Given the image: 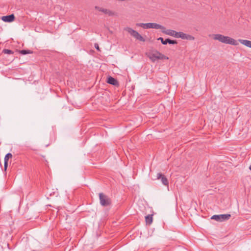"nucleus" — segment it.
<instances>
[{"label":"nucleus","mask_w":251,"mask_h":251,"mask_svg":"<svg viewBox=\"0 0 251 251\" xmlns=\"http://www.w3.org/2000/svg\"><path fill=\"white\" fill-rule=\"evenodd\" d=\"M164 28H160L161 29V31L167 35H170L173 36L174 37H176V31L172 29H166V28L163 26Z\"/></svg>","instance_id":"9"},{"label":"nucleus","mask_w":251,"mask_h":251,"mask_svg":"<svg viewBox=\"0 0 251 251\" xmlns=\"http://www.w3.org/2000/svg\"><path fill=\"white\" fill-rule=\"evenodd\" d=\"M95 9L99 11L102 12L105 14L108 15L109 16H112L115 15V12H113L107 9L103 8L102 7H100L98 6H96L95 7Z\"/></svg>","instance_id":"8"},{"label":"nucleus","mask_w":251,"mask_h":251,"mask_svg":"<svg viewBox=\"0 0 251 251\" xmlns=\"http://www.w3.org/2000/svg\"><path fill=\"white\" fill-rule=\"evenodd\" d=\"M239 41L243 45L251 48V41L247 40L239 39Z\"/></svg>","instance_id":"15"},{"label":"nucleus","mask_w":251,"mask_h":251,"mask_svg":"<svg viewBox=\"0 0 251 251\" xmlns=\"http://www.w3.org/2000/svg\"><path fill=\"white\" fill-rule=\"evenodd\" d=\"M146 55L152 62H155L157 60L168 59V57H166L161 52L157 50H152L146 53Z\"/></svg>","instance_id":"2"},{"label":"nucleus","mask_w":251,"mask_h":251,"mask_svg":"<svg viewBox=\"0 0 251 251\" xmlns=\"http://www.w3.org/2000/svg\"><path fill=\"white\" fill-rule=\"evenodd\" d=\"M213 36V39L214 40H218L223 43L235 46L238 45V43L236 40L228 36H225L220 34H214Z\"/></svg>","instance_id":"1"},{"label":"nucleus","mask_w":251,"mask_h":251,"mask_svg":"<svg viewBox=\"0 0 251 251\" xmlns=\"http://www.w3.org/2000/svg\"><path fill=\"white\" fill-rule=\"evenodd\" d=\"M136 26L142 27L144 28H154V29H160L164 28L163 26L160 25H159L156 23H137L136 24Z\"/></svg>","instance_id":"4"},{"label":"nucleus","mask_w":251,"mask_h":251,"mask_svg":"<svg viewBox=\"0 0 251 251\" xmlns=\"http://www.w3.org/2000/svg\"><path fill=\"white\" fill-rule=\"evenodd\" d=\"M158 40H160L162 44L166 45L167 43L170 44H176L177 43L176 40H171L169 38L164 40L163 38L159 37L157 39Z\"/></svg>","instance_id":"12"},{"label":"nucleus","mask_w":251,"mask_h":251,"mask_svg":"<svg viewBox=\"0 0 251 251\" xmlns=\"http://www.w3.org/2000/svg\"><path fill=\"white\" fill-rule=\"evenodd\" d=\"M124 30L128 32V33H129L131 36L134 37L136 40L143 42L145 41V39L141 35H140L137 31L132 29L131 28L126 27L124 28Z\"/></svg>","instance_id":"3"},{"label":"nucleus","mask_w":251,"mask_h":251,"mask_svg":"<svg viewBox=\"0 0 251 251\" xmlns=\"http://www.w3.org/2000/svg\"><path fill=\"white\" fill-rule=\"evenodd\" d=\"M19 51L20 53L23 54V55H25V54H29V53H32V52H33L32 51H31L30 50H20Z\"/></svg>","instance_id":"17"},{"label":"nucleus","mask_w":251,"mask_h":251,"mask_svg":"<svg viewBox=\"0 0 251 251\" xmlns=\"http://www.w3.org/2000/svg\"><path fill=\"white\" fill-rule=\"evenodd\" d=\"M15 17L13 14L9 15L4 16L1 17V20L5 22H12L14 21Z\"/></svg>","instance_id":"11"},{"label":"nucleus","mask_w":251,"mask_h":251,"mask_svg":"<svg viewBox=\"0 0 251 251\" xmlns=\"http://www.w3.org/2000/svg\"><path fill=\"white\" fill-rule=\"evenodd\" d=\"M157 179H161L162 183L165 186H168L169 184L168 180L165 176L163 175L161 173H159L157 174Z\"/></svg>","instance_id":"10"},{"label":"nucleus","mask_w":251,"mask_h":251,"mask_svg":"<svg viewBox=\"0 0 251 251\" xmlns=\"http://www.w3.org/2000/svg\"><path fill=\"white\" fill-rule=\"evenodd\" d=\"M231 217V215L229 214H220L214 215L211 218V219L215 220L218 222H223L228 220Z\"/></svg>","instance_id":"6"},{"label":"nucleus","mask_w":251,"mask_h":251,"mask_svg":"<svg viewBox=\"0 0 251 251\" xmlns=\"http://www.w3.org/2000/svg\"><path fill=\"white\" fill-rule=\"evenodd\" d=\"M2 52L5 54H13L14 53V52L12 50L8 49H3L2 50Z\"/></svg>","instance_id":"18"},{"label":"nucleus","mask_w":251,"mask_h":251,"mask_svg":"<svg viewBox=\"0 0 251 251\" xmlns=\"http://www.w3.org/2000/svg\"><path fill=\"white\" fill-rule=\"evenodd\" d=\"M100 204L103 206H107L111 204V200L107 196L102 193L99 194Z\"/></svg>","instance_id":"5"},{"label":"nucleus","mask_w":251,"mask_h":251,"mask_svg":"<svg viewBox=\"0 0 251 251\" xmlns=\"http://www.w3.org/2000/svg\"><path fill=\"white\" fill-rule=\"evenodd\" d=\"M176 38H180L182 39H186L188 40H194L195 39L194 37L193 36L185 34L182 32H176Z\"/></svg>","instance_id":"7"},{"label":"nucleus","mask_w":251,"mask_h":251,"mask_svg":"<svg viewBox=\"0 0 251 251\" xmlns=\"http://www.w3.org/2000/svg\"><path fill=\"white\" fill-rule=\"evenodd\" d=\"M162 107H163L164 108H165V107H164L163 105H161Z\"/></svg>","instance_id":"21"},{"label":"nucleus","mask_w":251,"mask_h":251,"mask_svg":"<svg viewBox=\"0 0 251 251\" xmlns=\"http://www.w3.org/2000/svg\"><path fill=\"white\" fill-rule=\"evenodd\" d=\"M249 169L251 171V165L250 166Z\"/></svg>","instance_id":"20"},{"label":"nucleus","mask_w":251,"mask_h":251,"mask_svg":"<svg viewBox=\"0 0 251 251\" xmlns=\"http://www.w3.org/2000/svg\"><path fill=\"white\" fill-rule=\"evenodd\" d=\"M106 82L108 84L113 85L115 86H118L119 85L118 80L111 76H109L107 77Z\"/></svg>","instance_id":"13"},{"label":"nucleus","mask_w":251,"mask_h":251,"mask_svg":"<svg viewBox=\"0 0 251 251\" xmlns=\"http://www.w3.org/2000/svg\"><path fill=\"white\" fill-rule=\"evenodd\" d=\"M145 220L147 225H151L152 222V215H148L145 217Z\"/></svg>","instance_id":"16"},{"label":"nucleus","mask_w":251,"mask_h":251,"mask_svg":"<svg viewBox=\"0 0 251 251\" xmlns=\"http://www.w3.org/2000/svg\"><path fill=\"white\" fill-rule=\"evenodd\" d=\"M12 157V154L11 153H7L4 157V169L6 170L8 166V161L9 158Z\"/></svg>","instance_id":"14"},{"label":"nucleus","mask_w":251,"mask_h":251,"mask_svg":"<svg viewBox=\"0 0 251 251\" xmlns=\"http://www.w3.org/2000/svg\"><path fill=\"white\" fill-rule=\"evenodd\" d=\"M95 47L97 50H100L98 44H95Z\"/></svg>","instance_id":"19"}]
</instances>
